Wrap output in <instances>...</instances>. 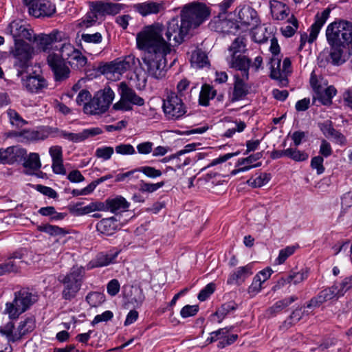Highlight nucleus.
Here are the masks:
<instances>
[{"label":"nucleus","instance_id":"nucleus-1","mask_svg":"<svg viewBox=\"0 0 352 352\" xmlns=\"http://www.w3.org/2000/svg\"><path fill=\"white\" fill-rule=\"evenodd\" d=\"M160 26L144 28L136 36L138 49L145 52L142 58L143 69L148 76L155 79L165 77L167 72L166 58L171 48L164 43H159L156 38L159 36Z\"/></svg>","mask_w":352,"mask_h":352},{"label":"nucleus","instance_id":"nucleus-2","mask_svg":"<svg viewBox=\"0 0 352 352\" xmlns=\"http://www.w3.org/2000/svg\"><path fill=\"white\" fill-rule=\"evenodd\" d=\"M155 26H160V35L155 40L159 43H164L168 45L169 48L181 44L190 30L182 17L180 19L178 17L173 18L167 23L166 28L160 23H155L146 28H153Z\"/></svg>","mask_w":352,"mask_h":352},{"label":"nucleus","instance_id":"nucleus-3","mask_svg":"<svg viewBox=\"0 0 352 352\" xmlns=\"http://www.w3.org/2000/svg\"><path fill=\"white\" fill-rule=\"evenodd\" d=\"M85 277V267L78 265L73 266L65 274L59 275L58 280L63 285L62 299L69 302L75 299L81 289Z\"/></svg>","mask_w":352,"mask_h":352},{"label":"nucleus","instance_id":"nucleus-4","mask_svg":"<svg viewBox=\"0 0 352 352\" xmlns=\"http://www.w3.org/2000/svg\"><path fill=\"white\" fill-rule=\"evenodd\" d=\"M309 84L313 90L312 104L316 106L332 104V99L337 90L333 86H328V81L322 76H317L314 71L311 74Z\"/></svg>","mask_w":352,"mask_h":352},{"label":"nucleus","instance_id":"nucleus-5","mask_svg":"<svg viewBox=\"0 0 352 352\" xmlns=\"http://www.w3.org/2000/svg\"><path fill=\"white\" fill-rule=\"evenodd\" d=\"M38 296L28 288H22L14 293L12 302L6 304L5 314L12 320L17 319L21 314L28 310L36 301Z\"/></svg>","mask_w":352,"mask_h":352},{"label":"nucleus","instance_id":"nucleus-6","mask_svg":"<svg viewBox=\"0 0 352 352\" xmlns=\"http://www.w3.org/2000/svg\"><path fill=\"white\" fill-rule=\"evenodd\" d=\"M326 37L329 44L348 46L352 44V23L340 20L328 25Z\"/></svg>","mask_w":352,"mask_h":352},{"label":"nucleus","instance_id":"nucleus-7","mask_svg":"<svg viewBox=\"0 0 352 352\" xmlns=\"http://www.w3.org/2000/svg\"><path fill=\"white\" fill-rule=\"evenodd\" d=\"M210 14V10L206 4L199 2H192L184 6L181 12V17L187 26L196 28L207 20Z\"/></svg>","mask_w":352,"mask_h":352},{"label":"nucleus","instance_id":"nucleus-8","mask_svg":"<svg viewBox=\"0 0 352 352\" xmlns=\"http://www.w3.org/2000/svg\"><path fill=\"white\" fill-rule=\"evenodd\" d=\"M10 55L14 58V67L20 76L30 66L34 55V48L25 41H16L10 48Z\"/></svg>","mask_w":352,"mask_h":352},{"label":"nucleus","instance_id":"nucleus-9","mask_svg":"<svg viewBox=\"0 0 352 352\" xmlns=\"http://www.w3.org/2000/svg\"><path fill=\"white\" fill-rule=\"evenodd\" d=\"M115 94L109 87H106L102 90L97 91L89 103L85 105L84 113L88 115H102L106 113L113 100Z\"/></svg>","mask_w":352,"mask_h":352},{"label":"nucleus","instance_id":"nucleus-10","mask_svg":"<svg viewBox=\"0 0 352 352\" xmlns=\"http://www.w3.org/2000/svg\"><path fill=\"white\" fill-rule=\"evenodd\" d=\"M119 94L120 99L113 105L114 110L131 111L133 105L143 106L144 100L138 96L135 91L129 87L125 82H121L119 85Z\"/></svg>","mask_w":352,"mask_h":352},{"label":"nucleus","instance_id":"nucleus-11","mask_svg":"<svg viewBox=\"0 0 352 352\" xmlns=\"http://www.w3.org/2000/svg\"><path fill=\"white\" fill-rule=\"evenodd\" d=\"M162 109L165 116L169 120H177L187 113V107L182 99L175 92L168 94L163 100Z\"/></svg>","mask_w":352,"mask_h":352},{"label":"nucleus","instance_id":"nucleus-12","mask_svg":"<svg viewBox=\"0 0 352 352\" xmlns=\"http://www.w3.org/2000/svg\"><path fill=\"white\" fill-rule=\"evenodd\" d=\"M291 72V60L289 58H285L281 63V60L278 57H272L270 78L276 80L280 87H284L288 85V76Z\"/></svg>","mask_w":352,"mask_h":352},{"label":"nucleus","instance_id":"nucleus-13","mask_svg":"<svg viewBox=\"0 0 352 352\" xmlns=\"http://www.w3.org/2000/svg\"><path fill=\"white\" fill-rule=\"evenodd\" d=\"M47 61L54 74L55 81L62 82L69 77L71 72L67 65L68 63L64 60L58 54L52 53L49 54Z\"/></svg>","mask_w":352,"mask_h":352},{"label":"nucleus","instance_id":"nucleus-14","mask_svg":"<svg viewBox=\"0 0 352 352\" xmlns=\"http://www.w3.org/2000/svg\"><path fill=\"white\" fill-rule=\"evenodd\" d=\"M25 255L26 250L23 249L11 253L4 262L0 263V276L19 273L21 270V264L24 263L23 258Z\"/></svg>","mask_w":352,"mask_h":352},{"label":"nucleus","instance_id":"nucleus-15","mask_svg":"<svg viewBox=\"0 0 352 352\" xmlns=\"http://www.w3.org/2000/svg\"><path fill=\"white\" fill-rule=\"evenodd\" d=\"M28 8L30 15L35 17L52 16L56 12V6L47 0H23Z\"/></svg>","mask_w":352,"mask_h":352},{"label":"nucleus","instance_id":"nucleus-16","mask_svg":"<svg viewBox=\"0 0 352 352\" xmlns=\"http://www.w3.org/2000/svg\"><path fill=\"white\" fill-rule=\"evenodd\" d=\"M135 64L133 56H127L123 60H116L103 67L102 72L106 74H112L116 79L126 72L131 70Z\"/></svg>","mask_w":352,"mask_h":352},{"label":"nucleus","instance_id":"nucleus-17","mask_svg":"<svg viewBox=\"0 0 352 352\" xmlns=\"http://www.w3.org/2000/svg\"><path fill=\"white\" fill-rule=\"evenodd\" d=\"M236 14V23L245 29H252L256 27L259 22L256 11L250 6L238 7L234 11Z\"/></svg>","mask_w":352,"mask_h":352},{"label":"nucleus","instance_id":"nucleus-18","mask_svg":"<svg viewBox=\"0 0 352 352\" xmlns=\"http://www.w3.org/2000/svg\"><path fill=\"white\" fill-rule=\"evenodd\" d=\"M6 32L12 35L14 43L16 41H24L23 39L29 41L36 39L31 29L27 28L16 21H13L8 25Z\"/></svg>","mask_w":352,"mask_h":352},{"label":"nucleus","instance_id":"nucleus-19","mask_svg":"<svg viewBox=\"0 0 352 352\" xmlns=\"http://www.w3.org/2000/svg\"><path fill=\"white\" fill-rule=\"evenodd\" d=\"M82 202H77L68 206L69 212L74 216H83L96 211H107L104 203L101 201H93L85 206H82Z\"/></svg>","mask_w":352,"mask_h":352},{"label":"nucleus","instance_id":"nucleus-20","mask_svg":"<svg viewBox=\"0 0 352 352\" xmlns=\"http://www.w3.org/2000/svg\"><path fill=\"white\" fill-rule=\"evenodd\" d=\"M331 51L329 54V61L333 65H341L344 63L351 54L349 47L342 46L338 44H329Z\"/></svg>","mask_w":352,"mask_h":352},{"label":"nucleus","instance_id":"nucleus-21","mask_svg":"<svg viewBox=\"0 0 352 352\" xmlns=\"http://www.w3.org/2000/svg\"><path fill=\"white\" fill-rule=\"evenodd\" d=\"M21 81L23 87L30 93H38L47 87V80L41 75L30 74Z\"/></svg>","mask_w":352,"mask_h":352},{"label":"nucleus","instance_id":"nucleus-22","mask_svg":"<svg viewBox=\"0 0 352 352\" xmlns=\"http://www.w3.org/2000/svg\"><path fill=\"white\" fill-rule=\"evenodd\" d=\"M22 166L24 168V173L30 175L40 176L38 172L40 171L41 167V162L40 155L37 153H30L22 162Z\"/></svg>","mask_w":352,"mask_h":352},{"label":"nucleus","instance_id":"nucleus-23","mask_svg":"<svg viewBox=\"0 0 352 352\" xmlns=\"http://www.w3.org/2000/svg\"><path fill=\"white\" fill-rule=\"evenodd\" d=\"M211 25L216 32L226 34H236L239 29V25L236 21L221 19L220 15L212 21Z\"/></svg>","mask_w":352,"mask_h":352},{"label":"nucleus","instance_id":"nucleus-24","mask_svg":"<svg viewBox=\"0 0 352 352\" xmlns=\"http://www.w3.org/2000/svg\"><path fill=\"white\" fill-rule=\"evenodd\" d=\"M175 170L170 167L166 166V169H157L154 167L144 166H140L126 173L119 174L117 176H131L133 175H140L143 174L145 176H161L163 174H172V172H174Z\"/></svg>","mask_w":352,"mask_h":352},{"label":"nucleus","instance_id":"nucleus-25","mask_svg":"<svg viewBox=\"0 0 352 352\" xmlns=\"http://www.w3.org/2000/svg\"><path fill=\"white\" fill-rule=\"evenodd\" d=\"M252 274V263H249L245 266L239 267L229 274L227 279V284L241 285Z\"/></svg>","mask_w":352,"mask_h":352},{"label":"nucleus","instance_id":"nucleus-26","mask_svg":"<svg viewBox=\"0 0 352 352\" xmlns=\"http://www.w3.org/2000/svg\"><path fill=\"white\" fill-rule=\"evenodd\" d=\"M250 63L251 60L241 54L231 55L230 58L228 59L230 67L241 71L243 78L245 80H248L249 78Z\"/></svg>","mask_w":352,"mask_h":352},{"label":"nucleus","instance_id":"nucleus-27","mask_svg":"<svg viewBox=\"0 0 352 352\" xmlns=\"http://www.w3.org/2000/svg\"><path fill=\"white\" fill-rule=\"evenodd\" d=\"M102 131L99 127H94L91 129H84L82 132L74 133H69L65 131L60 132V138L68 140L73 142H80L89 137H93L101 134Z\"/></svg>","mask_w":352,"mask_h":352},{"label":"nucleus","instance_id":"nucleus-28","mask_svg":"<svg viewBox=\"0 0 352 352\" xmlns=\"http://www.w3.org/2000/svg\"><path fill=\"white\" fill-rule=\"evenodd\" d=\"M133 8L142 16H146L148 15L157 14L161 12L164 10V6L162 1L156 2L148 1L135 4L133 6Z\"/></svg>","mask_w":352,"mask_h":352},{"label":"nucleus","instance_id":"nucleus-29","mask_svg":"<svg viewBox=\"0 0 352 352\" xmlns=\"http://www.w3.org/2000/svg\"><path fill=\"white\" fill-rule=\"evenodd\" d=\"M270 8L274 20H287L292 15L289 7L285 3L279 1L271 0L270 1Z\"/></svg>","mask_w":352,"mask_h":352},{"label":"nucleus","instance_id":"nucleus-30","mask_svg":"<svg viewBox=\"0 0 352 352\" xmlns=\"http://www.w3.org/2000/svg\"><path fill=\"white\" fill-rule=\"evenodd\" d=\"M245 78L234 76L233 91L231 95V101L236 102L243 100L248 94L250 87L244 81Z\"/></svg>","mask_w":352,"mask_h":352},{"label":"nucleus","instance_id":"nucleus-31","mask_svg":"<svg viewBox=\"0 0 352 352\" xmlns=\"http://www.w3.org/2000/svg\"><path fill=\"white\" fill-rule=\"evenodd\" d=\"M119 222L116 217L102 219L96 224L98 232L106 236H111L119 229Z\"/></svg>","mask_w":352,"mask_h":352},{"label":"nucleus","instance_id":"nucleus-32","mask_svg":"<svg viewBox=\"0 0 352 352\" xmlns=\"http://www.w3.org/2000/svg\"><path fill=\"white\" fill-rule=\"evenodd\" d=\"M298 300L296 296H291L282 300L276 301L272 306L270 307L265 311L268 318H272L286 309L292 302Z\"/></svg>","mask_w":352,"mask_h":352},{"label":"nucleus","instance_id":"nucleus-33","mask_svg":"<svg viewBox=\"0 0 352 352\" xmlns=\"http://www.w3.org/2000/svg\"><path fill=\"white\" fill-rule=\"evenodd\" d=\"M330 10L325 9L321 13H318L315 16V21L311 25V32L309 33V43L314 42L320 32L321 28L327 21L329 16Z\"/></svg>","mask_w":352,"mask_h":352},{"label":"nucleus","instance_id":"nucleus-34","mask_svg":"<svg viewBox=\"0 0 352 352\" xmlns=\"http://www.w3.org/2000/svg\"><path fill=\"white\" fill-rule=\"evenodd\" d=\"M124 6L118 3L97 1L94 3V10L100 15H115L119 13Z\"/></svg>","mask_w":352,"mask_h":352},{"label":"nucleus","instance_id":"nucleus-35","mask_svg":"<svg viewBox=\"0 0 352 352\" xmlns=\"http://www.w3.org/2000/svg\"><path fill=\"white\" fill-rule=\"evenodd\" d=\"M319 127L327 138H333L336 143L344 144L346 142L344 135L333 127L332 122L330 120L320 124Z\"/></svg>","mask_w":352,"mask_h":352},{"label":"nucleus","instance_id":"nucleus-36","mask_svg":"<svg viewBox=\"0 0 352 352\" xmlns=\"http://www.w3.org/2000/svg\"><path fill=\"white\" fill-rule=\"evenodd\" d=\"M118 252L107 254L100 252L97 254L96 257L91 261L88 264L89 268H96L107 266L112 263L117 257Z\"/></svg>","mask_w":352,"mask_h":352},{"label":"nucleus","instance_id":"nucleus-37","mask_svg":"<svg viewBox=\"0 0 352 352\" xmlns=\"http://www.w3.org/2000/svg\"><path fill=\"white\" fill-rule=\"evenodd\" d=\"M262 157L261 153H256L251 155L245 158H242L238 161V168L232 171V175L237 174L241 172H244L250 170L252 168L257 166L256 164L252 165L253 162H255Z\"/></svg>","mask_w":352,"mask_h":352},{"label":"nucleus","instance_id":"nucleus-38","mask_svg":"<svg viewBox=\"0 0 352 352\" xmlns=\"http://www.w3.org/2000/svg\"><path fill=\"white\" fill-rule=\"evenodd\" d=\"M107 211L116 212L118 210H126L129 208V203L122 197L119 196L113 199H108L103 202Z\"/></svg>","mask_w":352,"mask_h":352},{"label":"nucleus","instance_id":"nucleus-39","mask_svg":"<svg viewBox=\"0 0 352 352\" xmlns=\"http://www.w3.org/2000/svg\"><path fill=\"white\" fill-rule=\"evenodd\" d=\"M36 327V320L34 316L26 318L19 323L17 328L18 335H15L16 340L21 338L23 336L32 332Z\"/></svg>","mask_w":352,"mask_h":352},{"label":"nucleus","instance_id":"nucleus-40","mask_svg":"<svg viewBox=\"0 0 352 352\" xmlns=\"http://www.w3.org/2000/svg\"><path fill=\"white\" fill-rule=\"evenodd\" d=\"M217 94V91L208 84H204L201 87L199 96V104L204 107H208L210 100Z\"/></svg>","mask_w":352,"mask_h":352},{"label":"nucleus","instance_id":"nucleus-41","mask_svg":"<svg viewBox=\"0 0 352 352\" xmlns=\"http://www.w3.org/2000/svg\"><path fill=\"white\" fill-rule=\"evenodd\" d=\"M237 309L238 304L234 300H230L222 304L214 315L218 317L219 322H221L228 314L235 311Z\"/></svg>","mask_w":352,"mask_h":352},{"label":"nucleus","instance_id":"nucleus-42","mask_svg":"<svg viewBox=\"0 0 352 352\" xmlns=\"http://www.w3.org/2000/svg\"><path fill=\"white\" fill-rule=\"evenodd\" d=\"M37 230L41 232H45L50 236H65L69 232L65 228H60L58 226H54L49 223L42 224L37 226Z\"/></svg>","mask_w":352,"mask_h":352},{"label":"nucleus","instance_id":"nucleus-43","mask_svg":"<svg viewBox=\"0 0 352 352\" xmlns=\"http://www.w3.org/2000/svg\"><path fill=\"white\" fill-rule=\"evenodd\" d=\"M108 178L109 177H100V179L91 182L89 185L82 189H73L72 190V194L74 197L89 195L94 190L97 185Z\"/></svg>","mask_w":352,"mask_h":352},{"label":"nucleus","instance_id":"nucleus-44","mask_svg":"<svg viewBox=\"0 0 352 352\" xmlns=\"http://www.w3.org/2000/svg\"><path fill=\"white\" fill-rule=\"evenodd\" d=\"M16 136L20 137L27 141L45 140V137H43L41 129L39 131L23 130L21 132L16 133Z\"/></svg>","mask_w":352,"mask_h":352},{"label":"nucleus","instance_id":"nucleus-45","mask_svg":"<svg viewBox=\"0 0 352 352\" xmlns=\"http://www.w3.org/2000/svg\"><path fill=\"white\" fill-rule=\"evenodd\" d=\"M98 15H100L99 12L94 10V3H93L91 11L87 12L82 19L81 22L79 23L80 26L85 28L92 26L98 19Z\"/></svg>","mask_w":352,"mask_h":352},{"label":"nucleus","instance_id":"nucleus-46","mask_svg":"<svg viewBox=\"0 0 352 352\" xmlns=\"http://www.w3.org/2000/svg\"><path fill=\"white\" fill-rule=\"evenodd\" d=\"M191 62L199 68H203L209 65L206 54L201 50H196L192 53Z\"/></svg>","mask_w":352,"mask_h":352},{"label":"nucleus","instance_id":"nucleus-47","mask_svg":"<svg viewBox=\"0 0 352 352\" xmlns=\"http://www.w3.org/2000/svg\"><path fill=\"white\" fill-rule=\"evenodd\" d=\"M231 55H238L244 53L246 51L245 38L242 36L236 38L229 47Z\"/></svg>","mask_w":352,"mask_h":352},{"label":"nucleus","instance_id":"nucleus-48","mask_svg":"<svg viewBox=\"0 0 352 352\" xmlns=\"http://www.w3.org/2000/svg\"><path fill=\"white\" fill-rule=\"evenodd\" d=\"M104 294L97 292H89L86 296V301L92 307H97L105 301Z\"/></svg>","mask_w":352,"mask_h":352},{"label":"nucleus","instance_id":"nucleus-49","mask_svg":"<svg viewBox=\"0 0 352 352\" xmlns=\"http://www.w3.org/2000/svg\"><path fill=\"white\" fill-rule=\"evenodd\" d=\"M296 247L294 245L287 246L279 251L278 257L275 260V263L281 265L292 256L296 251Z\"/></svg>","mask_w":352,"mask_h":352},{"label":"nucleus","instance_id":"nucleus-50","mask_svg":"<svg viewBox=\"0 0 352 352\" xmlns=\"http://www.w3.org/2000/svg\"><path fill=\"white\" fill-rule=\"evenodd\" d=\"M78 50L75 49L74 47L69 43H64L60 47V54H58L64 60H69L74 54Z\"/></svg>","mask_w":352,"mask_h":352},{"label":"nucleus","instance_id":"nucleus-51","mask_svg":"<svg viewBox=\"0 0 352 352\" xmlns=\"http://www.w3.org/2000/svg\"><path fill=\"white\" fill-rule=\"evenodd\" d=\"M198 86V83H191L190 80L187 78H184L181 80L177 85V93L180 95V96H184L185 93L190 89V91L192 92V90Z\"/></svg>","mask_w":352,"mask_h":352},{"label":"nucleus","instance_id":"nucleus-52","mask_svg":"<svg viewBox=\"0 0 352 352\" xmlns=\"http://www.w3.org/2000/svg\"><path fill=\"white\" fill-rule=\"evenodd\" d=\"M60 39V32L58 31H54L50 34H43L39 36L40 44L41 45H44L45 47L50 45L53 42Z\"/></svg>","mask_w":352,"mask_h":352},{"label":"nucleus","instance_id":"nucleus-53","mask_svg":"<svg viewBox=\"0 0 352 352\" xmlns=\"http://www.w3.org/2000/svg\"><path fill=\"white\" fill-rule=\"evenodd\" d=\"M233 329V327H225L219 329L217 331H212L210 333V336L206 339L207 344H211L216 342L219 338L226 337L227 333Z\"/></svg>","mask_w":352,"mask_h":352},{"label":"nucleus","instance_id":"nucleus-54","mask_svg":"<svg viewBox=\"0 0 352 352\" xmlns=\"http://www.w3.org/2000/svg\"><path fill=\"white\" fill-rule=\"evenodd\" d=\"M286 21L289 23L292 24L294 27L289 25H287L285 26L281 27L280 31L283 35H284L285 36L291 37L294 34L296 30L297 29V20L294 16V15L292 14L290 17L288 18Z\"/></svg>","mask_w":352,"mask_h":352},{"label":"nucleus","instance_id":"nucleus-55","mask_svg":"<svg viewBox=\"0 0 352 352\" xmlns=\"http://www.w3.org/2000/svg\"><path fill=\"white\" fill-rule=\"evenodd\" d=\"M130 301L132 303H135L137 305H142L145 300V296L143 291L140 287H131L130 291Z\"/></svg>","mask_w":352,"mask_h":352},{"label":"nucleus","instance_id":"nucleus-56","mask_svg":"<svg viewBox=\"0 0 352 352\" xmlns=\"http://www.w3.org/2000/svg\"><path fill=\"white\" fill-rule=\"evenodd\" d=\"M71 66L75 65L78 69L85 67L87 63V58L83 56L82 53L78 50L74 54L72 58L67 61Z\"/></svg>","mask_w":352,"mask_h":352},{"label":"nucleus","instance_id":"nucleus-57","mask_svg":"<svg viewBox=\"0 0 352 352\" xmlns=\"http://www.w3.org/2000/svg\"><path fill=\"white\" fill-rule=\"evenodd\" d=\"M164 184V182H160L157 183H148L145 182L144 181H141L140 185H139V190L142 192H148L151 193L157 190H158L160 188L163 186Z\"/></svg>","mask_w":352,"mask_h":352},{"label":"nucleus","instance_id":"nucleus-58","mask_svg":"<svg viewBox=\"0 0 352 352\" xmlns=\"http://www.w3.org/2000/svg\"><path fill=\"white\" fill-rule=\"evenodd\" d=\"M333 286L336 287L338 296H343L346 291L352 287V276L345 278L340 283H335Z\"/></svg>","mask_w":352,"mask_h":352},{"label":"nucleus","instance_id":"nucleus-59","mask_svg":"<svg viewBox=\"0 0 352 352\" xmlns=\"http://www.w3.org/2000/svg\"><path fill=\"white\" fill-rule=\"evenodd\" d=\"M27 150L18 146H13L12 164L21 163L26 156Z\"/></svg>","mask_w":352,"mask_h":352},{"label":"nucleus","instance_id":"nucleus-60","mask_svg":"<svg viewBox=\"0 0 352 352\" xmlns=\"http://www.w3.org/2000/svg\"><path fill=\"white\" fill-rule=\"evenodd\" d=\"M114 149L111 146H102L96 148L95 155L97 157L108 160L113 154Z\"/></svg>","mask_w":352,"mask_h":352},{"label":"nucleus","instance_id":"nucleus-61","mask_svg":"<svg viewBox=\"0 0 352 352\" xmlns=\"http://www.w3.org/2000/svg\"><path fill=\"white\" fill-rule=\"evenodd\" d=\"M287 157L297 161H304L307 158V155L305 152H301L296 148H287L286 149Z\"/></svg>","mask_w":352,"mask_h":352},{"label":"nucleus","instance_id":"nucleus-62","mask_svg":"<svg viewBox=\"0 0 352 352\" xmlns=\"http://www.w3.org/2000/svg\"><path fill=\"white\" fill-rule=\"evenodd\" d=\"M215 285L212 283H208L199 293L197 298L203 302L207 300L214 292Z\"/></svg>","mask_w":352,"mask_h":352},{"label":"nucleus","instance_id":"nucleus-63","mask_svg":"<svg viewBox=\"0 0 352 352\" xmlns=\"http://www.w3.org/2000/svg\"><path fill=\"white\" fill-rule=\"evenodd\" d=\"M81 40L86 43L98 44L102 41V36L100 32L94 34H85L81 35Z\"/></svg>","mask_w":352,"mask_h":352},{"label":"nucleus","instance_id":"nucleus-64","mask_svg":"<svg viewBox=\"0 0 352 352\" xmlns=\"http://www.w3.org/2000/svg\"><path fill=\"white\" fill-rule=\"evenodd\" d=\"M7 114L9 117L10 123L13 125L15 124L17 126H22L26 123L21 116L14 109H9L7 111Z\"/></svg>","mask_w":352,"mask_h":352}]
</instances>
